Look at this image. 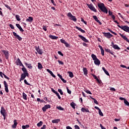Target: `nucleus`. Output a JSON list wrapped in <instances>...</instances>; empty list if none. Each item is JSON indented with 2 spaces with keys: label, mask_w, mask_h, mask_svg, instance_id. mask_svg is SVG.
I'll return each instance as SVG.
<instances>
[{
  "label": "nucleus",
  "mask_w": 129,
  "mask_h": 129,
  "mask_svg": "<svg viewBox=\"0 0 129 129\" xmlns=\"http://www.w3.org/2000/svg\"><path fill=\"white\" fill-rule=\"evenodd\" d=\"M98 7L100 9L101 11L103 13L107 14L108 13V10L105 7L104 3H98Z\"/></svg>",
  "instance_id": "f257e3e1"
},
{
  "label": "nucleus",
  "mask_w": 129,
  "mask_h": 129,
  "mask_svg": "<svg viewBox=\"0 0 129 129\" xmlns=\"http://www.w3.org/2000/svg\"><path fill=\"white\" fill-rule=\"evenodd\" d=\"M91 57L92 59L94 61V64H96V66H99L100 64V61L99 59L97 58V57L95 55V54H92L91 55Z\"/></svg>",
  "instance_id": "f03ea898"
},
{
  "label": "nucleus",
  "mask_w": 129,
  "mask_h": 129,
  "mask_svg": "<svg viewBox=\"0 0 129 129\" xmlns=\"http://www.w3.org/2000/svg\"><path fill=\"white\" fill-rule=\"evenodd\" d=\"M67 16L70 18V20L73 21L74 22H76L77 21V18L75 16H73L71 12H69L67 14Z\"/></svg>",
  "instance_id": "7ed1b4c3"
},
{
  "label": "nucleus",
  "mask_w": 129,
  "mask_h": 129,
  "mask_svg": "<svg viewBox=\"0 0 129 129\" xmlns=\"http://www.w3.org/2000/svg\"><path fill=\"white\" fill-rule=\"evenodd\" d=\"M86 5L88 7V8H89V9L91 10L92 11H93L95 13L97 12V10H96L95 7L93 6V4H92V3L90 4H86Z\"/></svg>",
  "instance_id": "20e7f679"
},
{
  "label": "nucleus",
  "mask_w": 129,
  "mask_h": 129,
  "mask_svg": "<svg viewBox=\"0 0 129 129\" xmlns=\"http://www.w3.org/2000/svg\"><path fill=\"white\" fill-rule=\"evenodd\" d=\"M118 28H120L121 29L123 30L124 31L129 33V27L127 26H120L118 25Z\"/></svg>",
  "instance_id": "39448f33"
},
{
  "label": "nucleus",
  "mask_w": 129,
  "mask_h": 129,
  "mask_svg": "<svg viewBox=\"0 0 129 129\" xmlns=\"http://www.w3.org/2000/svg\"><path fill=\"white\" fill-rule=\"evenodd\" d=\"M102 34L104 36H105L106 38L108 39H110L113 36V35H112L109 32H108V33L102 32Z\"/></svg>",
  "instance_id": "423d86ee"
},
{
  "label": "nucleus",
  "mask_w": 129,
  "mask_h": 129,
  "mask_svg": "<svg viewBox=\"0 0 129 129\" xmlns=\"http://www.w3.org/2000/svg\"><path fill=\"white\" fill-rule=\"evenodd\" d=\"M13 35L15 37V38H17L19 41H21L22 40V38H21L19 35L17 34L16 32H13Z\"/></svg>",
  "instance_id": "0eeeda50"
},
{
  "label": "nucleus",
  "mask_w": 129,
  "mask_h": 129,
  "mask_svg": "<svg viewBox=\"0 0 129 129\" xmlns=\"http://www.w3.org/2000/svg\"><path fill=\"white\" fill-rule=\"evenodd\" d=\"M50 108H51L50 105L47 104V105H44V107H42V111H43V112H45L47 109Z\"/></svg>",
  "instance_id": "6e6552de"
},
{
  "label": "nucleus",
  "mask_w": 129,
  "mask_h": 129,
  "mask_svg": "<svg viewBox=\"0 0 129 129\" xmlns=\"http://www.w3.org/2000/svg\"><path fill=\"white\" fill-rule=\"evenodd\" d=\"M1 113L3 116H5V115L7 114V111H6L4 107H1Z\"/></svg>",
  "instance_id": "1a4fd4ad"
},
{
  "label": "nucleus",
  "mask_w": 129,
  "mask_h": 129,
  "mask_svg": "<svg viewBox=\"0 0 129 129\" xmlns=\"http://www.w3.org/2000/svg\"><path fill=\"white\" fill-rule=\"evenodd\" d=\"M2 52L4 53V55H5L6 59L8 60L9 59L10 55L9 51H8L7 50H2Z\"/></svg>",
  "instance_id": "9d476101"
},
{
  "label": "nucleus",
  "mask_w": 129,
  "mask_h": 129,
  "mask_svg": "<svg viewBox=\"0 0 129 129\" xmlns=\"http://www.w3.org/2000/svg\"><path fill=\"white\" fill-rule=\"evenodd\" d=\"M4 87H5V91L6 93H9V88L8 84L7 83V82L6 81H4Z\"/></svg>",
  "instance_id": "9b49d317"
},
{
  "label": "nucleus",
  "mask_w": 129,
  "mask_h": 129,
  "mask_svg": "<svg viewBox=\"0 0 129 129\" xmlns=\"http://www.w3.org/2000/svg\"><path fill=\"white\" fill-rule=\"evenodd\" d=\"M78 37L79 38H80V39H82L83 42H85L86 43L88 42V40H87L84 36H83L81 35H78Z\"/></svg>",
  "instance_id": "f8f14e48"
},
{
  "label": "nucleus",
  "mask_w": 129,
  "mask_h": 129,
  "mask_svg": "<svg viewBox=\"0 0 129 129\" xmlns=\"http://www.w3.org/2000/svg\"><path fill=\"white\" fill-rule=\"evenodd\" d=\"M92 18H93V19H94V20L96 22H98V23L99 24H100V25H102V22H101L98 19L97 17H96V15H94L93 16H92Z\"/></svg>",
  "instance_id": "ddd939ff"
},
{
  "label": "nucleus",
  "mask_w": 129,
  "mask_h": 129,
  "mask_svg": "<svg viewBox=\"0 0 129 129\" xmlns=\"http://www.w3.org/2000/svg\"><path fill=\"white\" fill-rule=\"evenodd\" d=\"M35 50L39 54L41 55L43 54V51L40 48H39V46H38V47H35Z\"/></svg>",
  "instance_id": "4468645a"
},
{
  "label": "nucleus",
  "mask_w": 129,
  "mask_h": 129,
  "mask_svg": "<svg viewBox=\"0 0 129 129\" xmlns=\"http://www.w3.org/2000/svg\"><path fill=\"white\" fill-rule=\"evenodd\" d=\"M105 51L107 52H109L110 54H111V55L114 56V57H116V56L113 54L114 52L109 49H105Z\"/></svg>",
  "instance_id": "2eb2a0df"
},
{
  "label": "nucleus",
  "mask_w": 129,
  "mask_h": 129,
  "mask_svg": "<svg viewBox=\"0 0 129 129\" xmlns=\"http://www.w3.org/2000/svg\"><path fill=\"white\" fill-rule=\"evenodd\" d=\"M13 122L14 123L13 125H12V127L13 129H15L17 128V125H18V123L17 122V120L15 119L14 121H13Z\"/></svg>",
  "instance_id": "dca6fc26"
},
{
  "label": "nucleus",
  "mask_w": 129,
  "mask_h": 129,
  "mask_svg": "<svg viewBox=\"0 0 129 129\" xmlns=\"http://www.w3.org/2000/svg\"><path fill=\"white\" fill-rule=\"evenodd\" d=\"M119 35H120V36L121 37V38H123V39L124 40H125L126 41L129 40V39H128V38L126 37V36H125V35H122V34H121V33H119Z\"/></svg>",
  "instance_id": "f3484780"
},
{
  "label": "nucleus",
  "mask_w": 129,
  "mask_h": 129,
  "mask_svg": "<svg viewBox=\"0 0 129 129\" xmlns=\"http://www.w3.org/2000/svg\"><path fill=\"white\" fill-rule=\"evenodd\" d=\"M83 72L84 75L87 76L88 74V71L87 70L86 68H83Z\"/></svg>",
  "instance_id": "a211bd4d"
},
{
  "label": "nucleus",
  "mask_w": 129,
  "mask_h": 129,
  "mask_svg": "<svg viewBox=\"0 0 129 129\" xmlns=\"http://www.w3.org/2000/svg\"><path fill=\"white\" fill-rule=\"evenodd\" d=\"M49 38H51L52 40H57V39L58 38V37L53 36L52 35H49Z\"/></svg>",
  "instance_id": "6ab92c4d"
},
{
  "label": "nucleus",
  "mask_w": 129,
  "mask_h": 129,
  "mask_svg": "<svg viewBox=\"0 0 129 129\" xmlns=\"http://www.w3.org/2000/svg\"><path fill=\"white\" fill-rule=\"evenodd\" d=\"M27 77L26 76H25V74H22L21 76V79H20V82H21L22 81L25 80V79Z\"/></svg>",
  "instance_id": "aec40b11"
},
{
  "label": "nucleus",
  "mask_w": 129,
  "mask_h": 129,
  "mask_svg": "<svg viewBox=\"0 0 129 129\" xmlns=\"http://www.w3.org/2000/svg\"><path fill=\"white\" fill-rule=\"evenodd\" d=\"M16 26H17V28H18V29H19L20 31H21V32H24V30L21 27V26H20V24H16Z\"/></svg>",
  "instance_id": "412c9836"
},
{
  "label": "nucleus",
  "mask_w": 129,
  "mask_h": 129,
  "mask_svg": "<svg viewBox=\"0 0 129 129\" xmlns=\"http://www.w3.org/2000/svg\"><path fill=\"white\" fill-rule=\"evenodd\" d=\"M76 29H78L79 31H80L82 33H86V31H85L84 30H83L82 28L78 27V26H76Z\"/></svg>",
  "instance_id": "4be33fe9"
},
{
  "label": "nucleus",
  "mask_w": 129,
  "mask_h": 129,
  "mask_svg": "<svg viewBox=\"0 0 129 129\" xmlns=\"http://www.w3.org/2000/svg\"><path fill=\"white\" fill-rule=\"evenodd\" d=\"M22 98H23L24 100H27V95L25 93H22Z\"/></svg>",
  "instance_id": "5701e85b"
},
{
  "label": "nucleus",
  "mask_w": 129,
  "mask_h": 129,
  "mask_svg": "<svg viewBox=\"0 0 129 129\" xmlns=\"http://www.w3.org/2000/svg\"><path fill=\"white\" fill-rule=\"evenodd\" d=\"M26 22L32 23L33 21V17H29L26 20Z\"/></svg>",
  "instance_id": "b1692460"
},
{
  "label": "nucleus",
  "mask_w": 129,
  "mask_h": 129,
  "mask_svg": "<svg viewBox=\"0 0 129 129\" xmlns=\"http://www.w3.org/2000/svg\"><path fill=\"white\" fill-rule=\"evenodd\" d=\"M112 48L116 49L119 50L120 49V48L118 47V46L116 44H115L114 45H112Z\"/></svg>",
  "instance_id": "393cba45"
},
{
  "label": "nucleus",
  "mask_w": 129,
  "mask_h": 129,
  "mask_svg": "<svg viewBox=\"0 0 129 129\" xmlns=\"http://www.w3.org/2000/svg\"><path fill=\"white\" fill-rule=\"evenodd\" d=\"M59 121H60L59 119H53L52 120H51V122H52L53 123H57Z\"/></svg>",
  "instance_id": "a878e982"
},
{
  "label": "nucleus",
  "mask_w": 129,
  "mask_h": 129,
  "mask_svg": "<svg viewBox=\"0 0 129 129\" xmlns=\"http://www.w3.org/2000/svg\"><path fill=\"white\" fill-rule=\"evenodd\" d=\"M24 64H25L26 66H28V68L29 69H32L33 68V67L31 66V63L28 64V63L25 62V63H24Z\"/></svg>",
  "instance_id": "bb28decb"
},
{
  "label": "nucleus",
  "mask_w": 129,
  "mask_h": 129,
  "mask_svg": "<svg viewBox=\"0 0 129 129\" xmlns=\"http://www.w3.org/2000/svg\"><path fill=\"white\" fill-rule=\"evenodd\" d=\"M102 70L103 71L104 73H105L106 75L109 76L110 75H109L108 72H107V70H105L104 67H102Z\"/></svg>",
  "instance_id": "cd10ccee"
},
{
  "label": "nucleus",
  "mask_w": 129,
  "mask_h": 129,
  "mask_svg": "<svg viewBox=\"0 0 129 129\" xmlns=\"http://www.w3.org/2000/svg\"><path fill=\"white\" fill-rule=\"evenodd\" d=\"M81 110L83 112H90L88 109H85L84 107L82 108Z\"/></svg>",
  "instance_id": "c85d7f7f"
},
{
  "label": "nucleus",
  "mask_w": 129,
  "mask_h": 129,
  "mask_svg": "<svg viewBox=\"0 0 129 129\" xmlns=\"http://www.w3.org/2000/svg\"><path fill=\"white\" fill-rule=\"evenodd\" d=\"M21 70L22 71V72H23V74L28 73V71L27 70V69H26L25 68H22L21 69Z\"/></svg>",
  "instance_id": "c756f323"
},
{
  "label": "nucleus",
  "mask_w": 129,
  "mask_h": 129,
  "mask_svg": "<svg viewBox=\"0 0 129 129\" xmlns=\"http://www.w3.org/2000/svg\"><path fill=\"white\" fill-rule=\"evenodd\" d=\"M68 74H69V77L73 78L74 77V75L72 72H68Z\"/></svg>",
  "instance_id": "7c9ffc66"
},
{
  "label": "nucleus",
  "mask_w": 129,
  "mask_h": 129,
  "mask_svg": "<svg viewBox=\"0 0 129 129\" xmlns=\"http://www.w3.org/2000/svg\"><path fill=\"white\" fill-rule=\"evenodd\" d=\"M43 69V66L40 62L38 63V69L41 70Z\"/></svg>",
  "instance_id": "2f4dec72"
},
{
  "label": "nucleus",
  "mask_w": 129,
  "mask_h": 129,
  "mask_svg": "<svg viewBox=\"0 0 129 129\" xmlns=\"http://www.w3.org/2000/svg\"><path fill=\"white\" fill-rule=\"evenodd\" d=\"M30 125L27 124V125H22V129H27V128H29Z\"/></svg>",
  "instance_id": "473e14b6"
},
{
  "label": "nucleus",
  "mask_w": 129,
  "mask_h": 129,
  "mask_svg": "<svg viewBox=\"0 0 129 129\" xmlns=\"http://www.w3.org/2000/svg\"><path fill=\"white\" fill-rule=\"evenodd\" d=\"M108 31H110V33H111L112 34L115 35H117V34L115 32H113L112 30L111 29H109V28L107 29Z\"/></svg>",
  "instance_id": "72a5a7b5"
},
{
  "label": "nucleus",
  "mask_w": 129,
  "mask_h": 129,
  "mask_svg": "<svg viewBox=\"0 0 129 129\" xmlns=\"http://www.w3.org/2000/svg\"><path fill=\"white\" fill-rule=\"evenodd\" d=\"M42 125H43V121H40V122L39 123H37V126L38 127H40L42 126Z\"/></svg>",
  "instance_id": "f704fd0d"
},
{
  "label": "nucleus",
  "mask_w": 129,
  "mask_h": 129,
  "mask_svg": "<svg viewBox=\"0 0 129 129\" xmlns=\"http://www.w3.org/2000/svg\"><path fill=\"white\" fill-rule=\"evenodd\" d=\"M15 18L16 19L17 21H21L20 16L18 15L15 16Z\"/></svg>",
  "instance_id": "c9c22d12"
},
{
  "label": "nucleus",
  "mask_w": 129,
  "mask_h": 129,
  "mask_svg": "<svg viewBox=\"0 0 129 129\" xmlns=\"http://www.w3.org/2000/svg\"><path fill=\"white\" fill-rule=\"evenodd\" d=\"M91 98L93 100L94 103L97 105H98V102L97 100H96L95 98H93V97H91Z\"/></svg>",
  "instance_id": "e433bc0d"
},
{
  "label": "nucleus",
  "mask_w": 129,
  "mask_h": 129,
  "mask_svg": "<svg viewBox=\"0 0 129 129\" xmlns=\"http://www.w3.org/2000/svg\"><path fill=\"white\" fill-rule=\"evenodd\" d=\"M75 103L74 102L71 103V106L74 109H75Z\"/></svg>",
  "instance_id": "4c0bfd02"
},
{
  "label": "nucleus",
  "mask_w": 129,
  "mask_h": 129,
  "mask_svg": "<svg viewBox=\"0 0 129 129\" xmlns=\"http://www.w3.org/2000/svg\"><path fill=\"white\" fill-rule=\"evenodd\" d=\"M4 6H5V7L7 8L8 10H9L10 11H12L11 8L9 5L4 4Z\"/></svg>",
  "instance_id": "58836bf2"
},
{
  "label": "nucleus",
  "mask_w": 129,
  "mask_h": 129,
  "mask_svg": "<svg viewBox=\"0 0 129 129\" xmlns=\"http://www.w3.org/2000/svg\"><path fill=\"white\" fill-rule=\"evenodd\" d=\"M24 84H25L26 85H28V86H31V84H30L29 83H28L27 80L25 79L24 80Z\"/></svg>",
  "instance_id": "ea45409f"
},
{
  "label": "nucleus",
  "mask_w": 129,
  "mask_h": 129,
  "mask_svg": "<svg viewBox=\"0 0 129 129\" xmlns=\"http://www.w3.org/2000/svg\"><path fill=\"white\" fill-rule=\"evenodd\" d=\"M81 21H82V22H83V23H84L86 25H87V22L85 21H84V19H83V18H81Z\"/></svg>",
  "instance_id": "a19ab883"
},
{
  "label": "nucleus",
  "mask_w": 129,
  "mask_h": 129,
  "mask_svg": "<svg viewBox=\"0 0 129 129\" xmlns=\"http://www.w3.org/2000/svg\"><path fill=\"white\" fill-rule=\"evenodd\" d=\"M124 103H125V104L126 105H127V106H129V102H128V101H127V100H125L124 101Z\"/></svg>",
  "instance_id": "79ce46f5"
},
{
  "label": "nucleus",
  "mask_w": 129,
  "mask_h": 129,
  "mask_svg": "<svg viewBox=\"0 0 129 129\" xmlns=\"http://www.w3.org/2000/svg\"><path fill=\"white\" fill-rule=\"evenodd\" d=\"M58 93H60V94L61 95L63 94V91H62L61 89H58Z\"/></svg>",
  "instance_id": "37998d69"
},
{
  "label": "nucleus",
  "mask_w": 129,
  "mask_h": 129,
  "mask_svg": "<svg viewBox=\"0 0 129 129\" xmlns=\"http://www.w3.org/2000/svg\"><path fill=\"white\" fill-rule=\"evenodd\" d=\"M57 108L59 110H64V108L61 106H58V107H57Z\"/></svg>",
  "instance_id": "c03bdc74"
},
{
  "label": "nucleus",
  "mask_w": 129,
  "mask_h": 129,
  "mask_svg": "<svg viewBox=\"0 0 129 129\" xmlns=\"http://www.w3.org/2000/svg\"><path fill=\"white\" fill-rule=\"evenodd\" d=\"M60 42H61V43H63V44H65V43H67V42L64 39H60Z\"/></svg>",
  "instance_id": "a18cd8bd"
},
{
  "label": "nucleus",
  "mask_w": 129,
  "mask_h": 129,
  "mask_svg": "<svg viewBox=\"0 0 129 129\" xmlns=\"http://www.w3.org/2000/svg\"><path fill=\"white\" fill-rule=\"evenodd\" d=\"M99 114L101 116H104V114H103L102 111H101V110H99Z\"/></svg>",
  "instance_id": "49530a36"
},
{
  "label": "nucleus",
  "mask_w": 129,
  "mask_h": 129,
  "mask_svg": "<svg viewBox=\"0 0 129 129\" xmlns=\"http://www.w3.org/2000/svg\"><path fill=\"white\" fill-rule=\"evenodd\" d=\"M64 44L65 45V46H66L67 48H70V45H69L68 42L64 43Z\"/></svg>",
  "instance_id": "de8ad7c7"
},
{
  "label": "nucleus",
  "mask_w": 129,
  "mask_h": 129,
  "mask_svg": "<svg viewBox=\"0 0 129 129\" xmlns=\"http://www.w3.org/2000/svg\"><path fill=\"white\" fill-rule=\"evenodd\" d=\"M21 63H22V62L21 61L20 59L19 58H17V64H20Z\"/></svg>",
  "instance_id": "09e8293b"
},
{
  "label": "nucleus",
  "mask_w": 129,
  "mask_h": 129,
  "mask_svg": "<svg viewBox=\"0 0 129 129\" xmlns=\"http://www.w3.org/2000/svg\"><path fill=\"white\" fill-rule=\"evenodd\" d=\"M55 94H56V96H57L58 99H59V100L61 99V97L59 96V94L58 93H55Z\"/></svg>",
  "instance_id": "8fccbe9b"
},
{
  "label": "nucleus",
  "mask_w": 129,
  "mask_h": 129,
  "mask_svg": "<svg viewBox=\"0 0 129 129\" xmlns=\"http://www.w3.org/2000/svg\"><path fill=\"white\" fill-rule=\"evenodd\" d=\"M51 3L53 4L54 7H56V4L55 3L54 0H50Z\"/></svg>",
  "instance_id": "3c124183"
},
{
  "label": "nucleus",
  "mask_w": 129,
  "mask_h": 129,
  "mask_svg": "<svg viewBox=\"0 0 129 129\" xmlns=\"http://www.w3.org/2000/svg\"><path fill=\"white\" fill-rule=\"evenodd\" d=\"M85 91V92L87 93V94L92 95V93H91V91H89V90H86Z\"/></svg>",
  "instance_id": "603ef678"
},
{
  "label": "nucleus",
  "mask_w": 129,
  "mask_h": 129,
  "mask_svg": "<svg viewBox=\"0 0 129 129\" xmlns=\"http://www.w3.org/2000/svg\"><path fill=\"white\" fill-rule=\"evenodd\" d=\"M57 62H58V64H61V65H63L64 64L63 62L61 61H60L59 60H58Z\"/></svg>",
  "instance_id": "864d4df0"
},
{
  "label": "nucleus",
  "mask_w": 129,
  "mask_h": 129,
  "mask_svg": "<svg viewBox=\"0 0 129 129\" xmlns=\"http://www.w3.org/2000/svg\"><path fill=\"white\" fill-rule=\"evenodd\" d=\"M51 91H52V92L54 94L55 93H57V91H55L54 89H53L52 88H51Z\"/></svg>",
  "instance_id": "5fc2aeb1"
},
{
  "label": "nucleus",
  "mask_w": 129,
  "mask_h": 129,
  "mask_svg": "<svg viewBox=\"0 0 129 129\" xmlns=\"http://www.w3.org/2000/svg\"><path fill=\"white\" fill-rule=\"evenodd\" d=\"M67 93L70 94H71V91L69 89L68 87H67Z\"/></svg>",
  "instance_id": "6e6d98bb"
},
{
  "label": "nucleus",
  "mask_w": 129,
  "mask_h": 129,
  "mask_svg": "<svg viewBox=\"0 0 129 129\" xmlns=\"http://www.w3.org/2000/svg\"><path fill=\"white\" fill-rule=\"evenodd\" d=\"M49 73V74H50V75H51V76H52V77L55 78V76L54 75V74L52 72H51V73Z\"/></svg>",
  "instance_id": "4d7b16f0"
},
{
  "label": "nucleus",
  "mask_w": 129,
  "mask_h": 129,
  "mask_svg": "<svg viewBox=\"0 0 129 129\" xmlns=\"http://www.w3.org/2000/svg\"><path fill=\"white\" fill-rule=\"evenodd\" d=\"M57 53L58 54V55H61L62 56H63V54L60 51H58L57 52Z\"/></svg>",
  "instance_id": "13d9d810"
},
{
  "label": "nucleus",
  "mask_w": 129,
  "mask_h": 129,
  "mask_svg": "<svg viewBox=\"0 0 129 129\" xmlns=\"http://www.w3.org/2000/svg\"><path fill=\"white\" fill-rule=\"evenodd\" d=\"M3 76H4V78L7 79L8 80H10V78L9 77H8L7 76H6L5 74H3Z\"/></svg>",
  "instance_id": "bf43d9fd"
},
{
  "label": "nucleus",
  "mask_w": 129,
  "mask_h": 129,
  "mask_svg": "<svg viewBox=\"0 0 129 129\" xmlns=\"http://www.w3.org/2000/svg\"><path fill=\"white\" fill-rule=\"evenodd\" d=\"M10 28H11V29H14V26H13V25L12 24H10L9 25Z\"/></svg>",
  "instance_id": "052dcab7"
},
{
  "label": "nucleus",
  "mask_w": 129,
  "mask_h": 129,
  "mask_svg": "<svg viewBox=\"0 0 129 129\" xmlns=\"http://www.w3.org/2000/svg\"><path fill=\"white\" fill-rule=\"evenodd\" d=\"M42 29H43L44 31H45L47 30V29H46V27L45 26H42Z\"/></svg>",
  "instance_id": "680f3d73"
},
{
  "label": "nucleus",
  "mask_w": 129,
  "mask_h": 129,
  "mask_svg": "<svg viewBox=\"0 0 129 129\" xmlns=\"http://www.w3.org/2000/svg\"><path fill=\"white\" fill-rule=\"evenodd\" d=\"M92 76L94 77V79H97L98 78L95 75H94L93 74H91Z\"/></svg>",
  "instance_id": "e2e57ef3"
},
{
  "label": "nucleus",
  "mask_w": 129,
  "mask_h": 129,
  "mask_svg": "<svg viewBox=\"0 0 129 129\" xmlns=\"http://www.w3.org/2000/svg\"><path fill=\"white\" fill-rule=\"evenodd\" d=\"M101 55H102V56H104V50H101Z\"/></svg>",
  "instance_id": "0e129e2a"
},
{
  "label": "nucleus",
  "mask_w": 129,
  "mask_h": 129,
  "mask_svg": "<svg viewBox=\"0 0 129 129\" xmlns=\"http://www.w3.org/2000/svg\"><path fill=\"white\" fill-rule=\"evenodd\" d=\"M74 127L75 128V129H80V127L78 126V125H75L74 126Z\"/></svg>",
  "instance_id": "69168bd1"
},
{
  "label": "nucleus",
  "mask_w": 129,
  "mask_h": 129,
  "mask_svg": "<svg viewBox=\"0 0 129 129\" xmlns=\"http://www.w3.org/2000/svg\"><path fill=\"white\" fill-rule=\"evenodd\" d=\"M100 126L101 127V129H106V128H105L104 126H103L102 124H100Z\"/></svg>",
  "instance_id": "338daca9"
},
{
  "label": "nucleus",
  "mask_w": 129,
  "mask_h": 129,
  "mask_svg": "<svg viewBox=\"0 0 129 129\" xmlns=\"http://www.w3.org/2000/svg\"><path fill=\"white\" fill-rule=\"evenodd\" d=\"M46 125H43L42 127L40 128V129H46Z\"/></svg>",
  "instance_id": "774afa93"
}]
</instances>
